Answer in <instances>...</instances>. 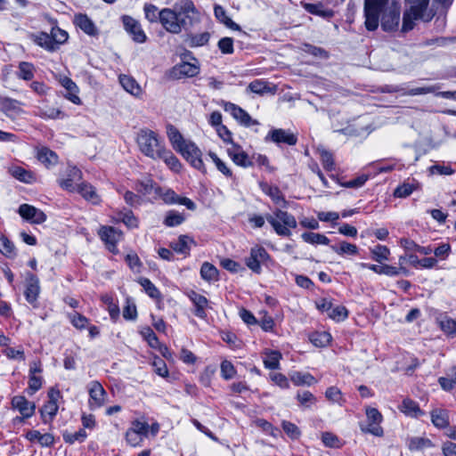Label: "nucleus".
Returning a JSON list of instances; mask_svg holds the SVG:
<instances>
[{
  "label": "nucleus",
  "mask_w": 456,
  "mask_h": 456,
  "mask_svg": "<svg viewBox=\"0 0 456 456\" xmlns=\"http://www.w3.org/2000/svg\"><path fill=\"white\" fill-rule=\"evenodd\" d=\"M140 333L151 348H157L159 346L160 342L150 327L142 328Z\"/></svg>",
  "instance_id": "59"
},
{
  "label": "nucleus",
  "mask_w": 456,
  "mask_h": 456,
  "mask_svg": "<svg viewBox=\"0 0 456 456\" xmlns=\"http://www.w3.org/2000/svg\"><path fill=\"white\" fill-rule=\"evenodd\" d=\"M201 278L208 281H213L217 280L218 271L210 263L205 262L200 268Z\"/></svg>",
  "instance_id": "52"
},
{
  "label": "nucleus",
  "mask_w": 456,
  "mask_h": 456,
  "mask_svg": "<svg viewBox=\"0 0 456 456\" xmlns=\"http://www.w3.org/2000/svg\"><path fill=\"white\" fill-rule=\"evenodd\" d=\"M265 219L280 236H290V228L294 229L297 224L296 218L291 214L281 209H276L273 215L268 214L265 217L258 215L251 216L248 221L255 227L261 228L264 226Z\"/></svg>",
  "instance_id": "2"
},
{
  "label": "nucleus",
  "mask_w": 456,
  "mask_h": 456,
  "mask_svg": "<svg viewBox=\"0 0 456 456\" xmlns=\"http://www.w3.org/2000/svg\"><path fill=\"white\" fill-rule=\"evenodd\" d=\"M432 442L426 437L414 436L409 439L408 447L411 451H421L432 447Z\"/></svg>",
  "instance_id": "45"
},
{
  "label": "nucleus",
  "mask_w": 456,
  "mask_h": 456,
  "mask_svg": "<svg viewBox=\"0 0 456 456\" xmlns=\"http://www.w3.org/2000/svg\"><path fill=\"white\" fill-rule=\"evenodd\" d=\"M305 9L311 14L327 19L331 18L334 14L333 11L325 9L322 4H305Z\"/></svg>",
  "instance_id": "43"
},
{
  "label": "nucleus",
  "mask_w": 456,
  "mask_h": 456,
  "mask_svg": "<svg viewBox=\"0 0 456 456\" xmlns=\"http://www.w3.org/2000/svg\"><path fill=\"white\" fill-rule=\"evenodd\" d=\"M10 173L14 178L25 183H32L36 180L35 175L31 171L21 167H11Z\"/></svg>",
  "instance_id": "31"
},
{
  "label": "nucleus",
  "mask_w": 456,
  "mask_h": 456,
  "mask_svg": "<svg viewBox=\"0 0 456 456\" xmlns=\"http://www.w3.org/2000/svg\"><path fill=\"white\" fill-rule=\"evenodd\" d=\"M178 152H180L194 168L201 171L202 173L207 172L201 158V151L194 142H189L183 148L179 150Z\"/></svg>",
  "instance_id": "9"
},
{
  "label": "nucleus",
  "mask_w": 456,
  "mask_h": 456,
  "mask_svg": "<svg viewBox=\"0 0 456 456\" xmlns=\"http://www.w3.org/2000/svg\"><path fill=\"white\" fill-rule=\"evenodd\" d=\"M209 158L212 159L216 168L226 177H232V173L226 164L219 159V157L213 151H209Z\"/></svg>",
  "instance_id": "58"
},
{
  "label": "nucleus",
  "mask_w": 456,
  "mask_h": 456,
  "mask_svg": "<svg viewBox=\"0 0 456 456\" xmlns=\"http://www.w3.org/2000/svg\"><path fill=\"white\" fill-rule=\"evenodd\" d=\"M214 12H215L216 18L220 22L224 23L227 28H232L233 30L240 29V26L238 24H236L234 21H232V20L230 17H228L225 10L222 6L216 5L214 8Z\"/></svg>",
  "instance_id": "38"
},
{
  "label": "nucleus",
  "mask_w": 456,
  "mask_h": 456,
  "mask_svg": "<svg viewBox=\"0 0 456 456\" xmlns=\"http://www.w3.org/2000/svg\"><path fill=\"white\" fill-rule=\"evenodd\" d=\"M389 0H364L365 26L368 30H375L379 20L385 31H393L400 22V4Z\"/></svg>",
  "instance_id": "1"
},
{
  "label": "nucleus",
  "mask_w": 456,
  "mask_h": 456,
  "mask_svg": "<svg viewBox=\"0 0 456 456\" xmlns=\"http://www.w3.org/2000/svg\"><path fill=\"white\" fill-rule=\"evenodd\" d=\"M200 67L196 63L182 62L175 65L172 69V76L180 79L183 77H192L199 74Z\"/></svg>",
  "instance_id": "22"
},
{
  "label": "nucleus",
  "mask_w": 456,
  "mask_h": 456,
  "mask_svg": "<svg viewBox=\"0 0 456 456\" xmlns=\"http://www.w3.org/2000/svg\"><path fill=\"white\" fill-rule=\"evenodd\" d=\"M309 339L315 346L324 347L331 341V335L327 331H317L312 333Z\"/></svg>",
  "instance_id": "44"
},
{
  "label": "nucleus",
  "mask_w": 456,
  "mask_h": 456,
  "mask_svg": "<svg viewBox=\"0 0 456 456\" xmlns=\"http://www.w3.org/2000/svg\"><path fill=\"white\" fill-rule=\"evenodd\" d=\"M90 406L92 409L100 408L105 403L106 392L98 381H93L89 387Z\"/></svg>",
  "instance_id": "20"
},
{
  "label": "nucleus",
  "mask_w": 456,
  "mask_h": 456,
  "mask_svg": "<svg viewBox=\"0 0 456 456\" xmlns=\"http://www.w3.org/2000/svg\"><path fill=\"white\" fill-rule=\"evenodd\" d=\"M419 189V183L414 179H407L399 184L394 191L395 198L404 199L409 197L413 191Z\"/></svg>",
  "instance_id": "24"
},
{
  "label": "nucleus",
  "mask_w": 456,
  "mask_h": 456,
  "mask_svg": "<svg viewBox=\"0 0 456 456\" xmlns=\"http://www.w3.org/2000/svg\"><path fill=\"white\" fill-rule=\"evenodd\" d=\"M18 213L23 219L32 224H39L46 220V215L42 210L28 204H21Z\"/></svg>",
  "instance_id": "16"
},
{
  "label": "nucleus",
  "mask_w": 456,
  "mask_h": 456,
  "mask_svg": "<svg viewBox=\"0 0 456 456\" xmlns=\"http://www.w3.org/2000/svg\"><path fill=\"white\" fill-rule=\"evenodd\" d=\"M119 83L122 87L129 94L139 96L142 94V88L132 77L127 75L119 76Z\"/></svg>",
  "instance_id": "29"
},
{
  "label": "nucleus",
  "mask_w": 456,
  "mask_h": 456,
  "mask_svg": "<svg viewBox=\"0 0 456 456\" xmlns=\"http://www.w3.org/2000/svg\"><path fill=\"white\" fill-rule=\"evenodd\" d=\"M330 248L338 255L347 254L354 256L358 253V248L354 244L346 241H342L338 246L332 245Z\"/></svg>",
  "instance_id": "51"
},
{
  "label": "nucleus",
  "mask_w": 456,
  "mask_h": 456,
  "mask_svg": "<svg viewBox=\"0 0 456 456\" xmlns=\"http://www.w3.org/2000/svg\"><path fill=\"white\" fill-rule=\"evenodd\" d=\"M400 410L405 415L411 418H418L425 414V412L420 410L419 403L409 398L403 401Z\"/></svg>",
  "instance_id": "27"
},
{
  "label": "nucleus",
  "mask_w": 456,
  "mask_h": 456,
  "mask_svg": "<svg viewBox=\"0 0 456 456\" xmlns=\"http://www.w3.org/2000/svg\"><path fill=\"white\" fill-rule=\"evenodd\" d=\"M187 296L194 305V314L200 319H206V310L208 307V298L194 290L188 292Z\"/></svg>",
  "instance_id": "19"
},
{
  "label": "nucleus",
  "mask_w": 456,
  "mask_h": 456,
  "mask_svg": "<svg viewBox=\"0 0 456 456\" xmlns=\"http://www.w3.org/2000/svg\"><path fill=\"white\" fill-rule=\"evenodd\" d=\"M60 396L61 393L57 389L52 388L48 392L49 400L40 410L41 417L43 419L44 423H48L52 421L54 416L56 415L59 409L57 401Z\"/></svg>",
  "instance_id": "14"
},
{
  "label": "nucleus",
  "mask_w": 456,
  "mask_h": 456,
  "mask_svg": "<svg viewBox=\"0 0 456 456\" xmlns=\"http://www.w3.org/2000/svg\"><path fill=\"white\" fill-rule=\"evenodd\" d=\"M325 396L331 403H337L340 406H342L346 402L340 389L337 387H330L327 388Z\"/></svg>",
  "instance_id": "55"
},
{
  "label": "nucleus",
  "mask_w": 456,
  "mask_h": 456,
  "mask_svg": "<svg viewBox=\"0 0 456 456\" xmlns=\"http://www.w3.org/2000/svg\"><path fill=\"white\" fill-rule=\"evenodd\" d=\"M38 116L42 118H64L66 117L65 113L59 109L55 108H46L39 110Z\"/></svg>",
  "instance_id": "61"
},
{
  "label": "nucleus",
  "mask_w": 456,
  "mask_h": 456,
  "mask_svg": "<svg viewBox=\"0 0 456 456\" xmlns=\"http://www.w3.org/2000/svg\"><path fill=\"white\" fill-rule=\"evenodd\" d=\"M62 437L65 443L73 444L76 442H84L87 437V434L83 428H80L78 431L74 433L64 431L62 434Z\"/></svg>",
  "instance_id": "54"
},
{
  "label": "nucleus",
  "mask_w": 456,
  "mask_h": 456,
  "mask_svg": "<svg viewBox=\"0 0 456 456\" xmlns=\"http://www.w3.org/2000/svg\"><path fill=\"white\" fill-rule=\"evenodd\" d=\"M11 404L12 409L17 410L23 416V418H30L35 413V403L29 402L23 395L13 396Z\"/></svg>",
  "instance_id": "18"
},
{
  "label": "nucleus",
  "mask_w": 456,
  "mask_h": 456,
  "mask_svg": "<svg viewBox=\"0 0 456 456\" xmlns=\"http://www.w3.org/2000/svg\"><path fill=\"white\" fill-rule=\"evenodd\" d=\"M184 219L185 218L183 214L175 210H169L167 213L163 223L167 227H175L183 224Z\"/></svg>",
  "instance_id": "53"
},
{
  "label": "nucleus",
  "mask_w": 456,
  "mask_h": 456,
  "mask_svg": "<svg viewBox=\"0 0 456 456\" xmlns=\"http://www.w3.org/2000/svg\"><path fill=\"white\" fill-rule=\"evenodd\" d=\"M431 422L438 428H444L449 425V415L445 410L435 409L431 411Z\"/></svg>",
  "instance_id": "32"
},
{
  "label": "nucleus",
  "mask_w": 456,
  "mask_h": 456,
  "mask_svg": "<svg viewBox=\"0 0 456 456\" xmlns=\"http://www.w3.org/2000/svg\"><path fill=\"white\" fill-rule=\"evenodd\" d=\"M269 258V254L265 248L255 246L250 249L249 256L246 258L247 266L255 273L262 272L261 264Z\"/></svg>",
  "instance_id": "10"
},
{
  "label": "nucleus",
  "mask_w": 456,
  "mask_h": 456,
  "mask_svg": "<svg viewBox=\"0 0 456 456\" xmlns=\"http://www.w3.org/2000/svg\"><path fill=\"white\" fill-rule=\"evenodd\" d=\"M224 108L226 112H229L232 118L237 120V122L245 127L259 125L257 120L253 119L245 110L234 103L225 102Z\"/></svg>",
  "instance_id": "12"
},
{
  "label": "nucleus",
  "mask_w": 456,
  "mask_h": 456,
  "mask_svg": "<svg viewBox=\"0 0 456 456\" xmlns=\"http://www.w3.org/2000/svg\"><path fill=\"white\" fill-rule=\"evenodd\" d=\"M136 141L141 152L152 159H159L165 150V145L158 134L149 129H142Z\"/></svg>",
  "instance_id": "5"
},
{
  "label": "nucleus",
  "mask_w": 456,
  "mask_h": 456,
  "mask_svg": "<svg viewBox=\"0 0 456 456\" xmlns=\"http://www.w3.org/2000/svg\"><path fill=\"white\" fill-rule=\"evenodd\" d=\"M99 236L110 252H118L117 243L123 237L122 232L112 226H102L99 231Z\"/></svg>",
  "instance_id": "13"
},
{
  "label": "nucleus",
  "mask_w": 456,
  "mask_h": 456,
  "mask_svg": "<svg viewBox=\"0 0 456 456\" xmlns=\"http://www.w3.org/2000/svg\"><path fill=\"white\" fill-rule=\"evenodd\" d=\"M289 378L295 386H312L316 382L314 377L310 373L295 371L289 375Z\"/></svg>",
  "instance_id": "39"
},
{
  "label": "nucleus",
  "mask_w": 456,
  "mask_h": 456,
  "mask_svg": "<svg viewBox=\"0 0 456 456\" xmlns=\"http://www.w3.org/2000/svg\"><path fill=\"white\" fill-rule=\"evenodd\" d=\"M150 425L146 421L134 419L125 434V438L132 447L141 446L143 440L148 436Z\"/></svg>",
  "instance_id": "6"
},
{
  "label": "nucleus",
  "mask_w": 456,
  "mask_h": 456,
  "mask_svg": "<svg viewBox=\"0 0 456 456\" xmlns=\"http://www.w3.org/2000/svg\"><path fill=\"white\" fill-rule=\"evenodd\" d=\"M69 319L71 324L78 330L85 329L89 322V320L86 316L77 312L69 314Z\"/></svg>",
  "instance_id": "60"
},
{
  "label": "nucleus",
  "mask_w": 456,
  "mask_h": 456,
  "mask_svg": "<svg viewBox=\"0 0 456 456\" xmlns=\"http://www.w3.org/2000/svg\"><path fill=\"white\" fill-rule=\"evenodd\" d=\"M210 35L208 32H203L197 35L188 36L186 43L191 47H199L207 45L209 41Z\"/></svg>",
  "instance_id": "50"
},
{
  "label": "nucleus",
  "mask_w": 456,
  "mask_h": 456,
  "mask_svg": "<svg viewBox=\"0 0 456 456\" xmlns=\"http://www.w3.org/2000/svg\"><path fill=\"white\" fill-rule=\"evenodd\" d=\"M117 218L122 222L127 228H137L139 224L138 219L134 216L133 212L128 209H124L117 213Z\"/></svg>",
  "instance_id": "36"
},
{
  "label": "nucleus",
  "mask_w": 456,
  "mask_h": 456,
  "mask_svg": "<svg viewBox=\"0 0 456 456\" xmlns=\"http://www.w3.org/2000/svg\"><path fill=\"white\" fill-rule=\"evenodd\" d=\"M173 10L183 28L192 24L198 13L191 0H180L174 5Z\"/></svg>",
  "instance_id": "7"
},
{
  "label": "nucleus",
  "mask_w": 456,
  "mask_h": 456,
  "mask_svg": "<svg viewBox=\"0 0 456 456\" xmlns=\"http://www.w3.org/2000/svg\"><path fill=\"white\" fill-rule=\"evenodd\" d=\"M122 22L125 30L131 36L134 42L142 44L147 41V36L138 20L131 16L124 15L122 17Z\"/></svg>",
  "instance_id": "11"
},
{
  "label": "nucleus",
  "mask_w": 456,
  "mask_h": 456,
  "mask_svg": "<svg viewBox=\"0 0 456 456\" xmlns=\"http://www.w3.org/2000/svg\"><path fill=\"white\" fill-rule=\"evenodd\" d=\"M236 374V370L233 364L227 360H224L221 363V375L222 377L228 380L232 379Z\"/></svg>",
  "instance_id": "64"
},
{
  "label": "nucleus",
  "mask_w": 456,
  "mask_h": 456,
  "mask_svg": "<svg viewBox=\"0 0 456 456\" xmlns=\"http://www.w3.org/2000/svg\"><path fill=\"white\" fill-rule=\"evenodd\" d=\"M167 134L173 148L176 151L183 148L189 142L183 139L181 133L172 125L167 126Z\"/></svg>",
  "instance_id": "26"
},
{
  "label": "nucleus",
  "mask_w": 456,
  "mask_h": 456,
  "mask_svg": "<svg viewBox=\"0 0 456 456\" xmlns=\"http://www.w3.org/2000/svg\"><path fill=\"white\" fill-rule=\"evenodd\" d=\"M37 159L47 167L55 166L58 163L57 154L46 147H43L37 151Z\"/></svg>",
  "instance_id": "30"
},
{
  "label": "nucleus",
  "mask_w": 456,
  "mask_h": 456,
  "mask_svg": "<svg viewBox=\"0 0 456 456\" xmlns=\"http://www.w3.org/2000/svg\"><path fill=\"white\" fill-rule=\"evenodd\" d=\"M77 191L87 201L98 204L101 201L100 196L95 189L89 183H82L77 186Z\"/></svg>",
  "instance_id": "28"
},
{
  "label": "nucleus",
  "mask_w": 456,
  "mask_h": 456,
  "mask_svg": "<svg viewBox=\"0 0 456 456\" xmlns=\"http://www.w3.org/2000/svg\"><path fill=\"white\" fill-rule=\"evenodd\" d=\"M193 240L187 235H181L177 240L171 243L172 248L181 254H188L191 249V245L193 243Z\"/></svg>",
  "instance_id": "35"
},
{
  "label": "nucleus",
  "mask_w": 456,
  "mask_h": 456,
  "mask_svg": "<svg viewBox=\"0 0 456 456\" xmlns=\"http://www.w3.org/2000/svg\"><path fill=\"white\" fill-rule=\"evenodd\" d=\"M370 253L374 261L382 263L383 261L388 260L390 250L387 246L377 245L370 248Z\"/></svg>",
  "instance_id": "49"
},
{
  "label": "nucleus",
  "mask_w": 456,
  "mask_h": 456,
  "mask_svg": "<svg viewBox=\"0 0 456 456\" xmlns=\"http://www.w3.org/2000/svg\"><path fill=\"white\" fill-rule=\"evenodd\" d=\"M281 354L278 351H270L265 354L264 364L266 369L277 370L280 368Z\"/></svg>",
  "instance_id": "48"
},
{
  "label": "nucleus",
  "mask_w": 456,
  "mask_h": 456,
  "mask_svg": "<svg viewBox=\"0 0 456 456\" xmlns=\"http://www.w3.org/2000/svg\"><path fill=\"white\" fill-rule=\"evenodd\" d=\"M366 416L367 425L366 427H362V431L370 433L375 436H383L384 430L380 426L383 420L381 413L376 408L369 407L366 409Z\"/></svg>",
  "instance_id": "8"
},
{
  "label": "nucleus",
  "mask_w": 456,
  "mask_h": 456,
  "mask_svg": "<svg viewBox=\"0 0 456 456\" xmlns=\"http://www.w3.org/2000/svg\"><path fill=\"white\" fill-rule=\"evenodd\" d=\"M248 90L259 95L266 94H274L277 91V87L263 79H255L248 84Z\"/></svg>",
  "instance_id": "23"
},
{
  "label": "nucleus",
  "mask_w": 456,
  "mask_h": 456,
  "mask_svg": "<svg viewBox=\"0 0 456 456\" xmlns=\"http://www.w3.org/2000/svg\"><path fill=\"white\" fill-rule=\"evenodd\" d=\"M138 283L143 288L145 293L153 299L161 300L162 295L159 289L148 279L141 277L138 279Z\"/></svg>",
  "instance_id": "37"
},
{
  "label": "nucleus",
  "mask_w": 456,
  "mask_h": 456,
  "mask_svg": "<svg viewBox=\"0 0 456 456\" xmlns=\"http://www.w3.org/2000/svg\"><path fill=\"white\" fill-rule=\"evenodd\" d=\"M160 198L166 204H176L178 195L171 189L161 188V192H156L155 198Z\"/></svg>",
  "instance_id": "62"
},
{
  "label": "nucleus",
  "mask_w": 456,
  "mask_h": 456,
  "mask_svg": "<svg viewBox=\"0 0 456 456\" xmlns=\"http://www.w3.org/2000/svg\"><path fill=\"white\" fill-rule=\"evenodd\" d=\"M328 316L336 322H342L347 318L348 311L343 305H336L335 307L332 305Z\"/></svg>",
  "instance_id": "57"
},
{
  "label": "nucleus",
  "mask_w": 456,
  "mask_h": 456,
  "mask_svg": "<svg viewBox=\"0 0 456 456\" xmlns=\"http://www.w3.org/2000/svg\"><path fill=\"white\" fill-rule=\"evenodd\" d=\"M301 238L305 242L312 245H328L330 243V239L321 233L304 232Z\"/></svg>",
  "instance_id": "42"
},
{
  "label": "nucleus",
  "mask_w": 456,
  "mask_h": 456,
  "mask_svg": "<svg viewBox=\"0 0 456 456\" xmlns=\"http://www.w3.org/2000/svg\"><path fill=\"white\" fill-rule=\"evenodd\" d=\"M438 383L444 390L451 391L456 386V367L451 368L444 377H440Z\"/></svg>",
  "instance_id": "40"
},
{
  "label": "nucleus",
  "mask_w": 456,
  "mask_h": 456,
  "mask_svg": "<svg viewBox=\"0 0 456 456\" xmlns=\"http://www.w3.org/2000/svg\"><path fill=\"white\" fill-rule=\"evenodd\" d=\"M33 65L28 62H20L19 65V77L30 80L34 77Z\"/></svg>",
  "instance_id": "63"
},
{
  "label": "nucleus",
  "mask_w": 456,
  "mask_h": 456,
  "mask_svg": "<svg viewBox=\"0 0 456 456\" xmlns=\"http://www.w3.org/2000/svg\"><path fill=\"white\" fill-rule=\"evenodd\" d=\"M159 159H163L164 162L175 172H179L181 169V163L179 159L167 150H164L159 155Z\"/></svg>",
  "instance_id": "46"
},
{
  "label": "nucleus",
  "mask_w": 456,
  "mask_h": 456,
  "mask_svg": "<svg viewBox=\"0 0 456 456\" xmlns=\"http://www.w3.org/2000/svg\"><path fill=\"white\" fill-rule=\"evenodd\" d=\"M136 191L143 195H151L161 192V187L158 186L151 179L147 178L140 181L136 185Z\"/></svg>",
  "instance_id": "33"
},
{
  "label": "nucleus",
  "mask_w": 456,
  "mask_h": 456,
  "mask_svg": "<svg viewBox=\"0 0 456 456\" xmlns=\"http://www.w3.org/2000/svg\"><path fill=\"white\" fill-rule=\"evenodd\" d=\"M3 110L5 115L11 118H15L23 113L20 102L11 99L4 101Z\"/></svg>",
  "instance_id": "34"
},
{
  "label": "nucleus",
  "mask_w": 456,
  "mask_h": 456,
  "mask_svg": "<svg viewBox=\"0 0 456 456\" xmlns=\"http://www.w3.org/2000/svg\"><path fill=\"white\" fill-rule=\"evenodd\" d=\"M405 3L407 8L403 16V32L411 30L418 20L429 22L436 14L434 10L428 7L429 0H405Z\"/></svg>",
  "instance_id": "3"
},
{
  "label": "nucleus",
  "mask_w": 456,
  "mask_h": 456,
  "mask_svg": "<svg viewBox=\"0 0 456 456\" xmlns=\"http://www.w3.org/2000/svg\"><path fill=\"white\" fill-rule=\"evenodd\" d=\"M28 38L41 48L53 53L57 51L59 46L68 40L69 35L64 29L54 26L52 28L50 34L43 31L30 33Z\"/></svg>",
  "instance_id": "4"
},
{
  "label": "nucleus",
  "mask_w": 456,
  "mask_h": 456,
  "mask_svg": "<svg viewBox=\"0 0 456 456\" xmlns=\"http://www.w3.org/2000/svg\"><path fill=\"white\" fill-rule=\"evenodd\" d=\"M160 23L167 32L173 34H179L183 28L180 25L173 8H164L161 10Z\"/></svg>",
  "instance_id": "15"
},
{
  "label": "nucleus",
  "mask_w": 456,
  "mask_h": 456,
  "mask_svg": "<svg viewBox=\"0 0 456 456\" xmlns=\"http://www.w3.org/2000/svg\"><path fill=\"white\" fill-rule=\"evenodd\" d=\"M74 22L81 30L89 36H96L98 34L96 26L86 14H77Z\"/></svg>",
  "instance_id": "25"
},
{
  "label": "nucleus",
  "mask_w": 456,
  "mask_h": 456,
  "mask_svg": "<svg viewBox=\"0 0 456 456\" xmlns=\"http://www.w3.org/2000/svg\"><path fill=\"white\" fill-rule=\"evenodd\" d=\"M263 191L273 200V201L275 204L280 205L283 208L286 207L287 201L285 200L282 193L281 192L278 187L265 184L263 187Z\"/></svg>",
  "instance_id": "41"
},
{
  "label": "nucleus",
  "mask_w": 456,
  "mask_h": 456,
  "mask_svg": "<svg viewBox=\"0 0 456 456\" xmlns=\"http://www.w3.org/2000/svg\"><path fill=\"white\" fill-rule=\"evenodd\" d=\"M271 140L276 143H286L288 145H295L297 143V137L281 128H276L270 131V133L265 137V141Z\"/></svg>",
  "instance_id": "21"
},
{
  "label": "nucleus",
  "mask_w": 456,
  "mask_h": 456,
  "mask_svg": "<svg viewBox=\"0 0 456 456\" xmlns=\"http://www.w3.org/2000/svg\"><path fill=\"white\" fill-rule=\"evenodd\" d=\"M145 18L150 22H160L161 11H159L158 7L151 4H145L143 7Z\"/></svg>",
  "instance_id": "56"
},
{
  "label": "nucleus",
  "mask_w": 456,
  "mask_h": 456,
  "mask_svg": "<svg viewBox=\"0 0 456 456\" xmlns=\"http://www.w3.org/2000/svg\"><path fill=\"white\" fill-rule=\"evenodd\" d=\"M40 292L39 280L31 273L26 274V289L24 292L26 300L36 306V303Z\"/></svg>",
  "instance_id": "17"
},
{
  "label": "nucleus",
  "mask_w": 456,
  "mask_h": 456,
  "mask_svg": "<svg viewBox=\"0 0 456 456\" xmlns=\"http://www.w3.org/2000/svg\"><path fill=\"white\" fill-rule=\"evenodd\" d=\"M0 252L8 258H14L17 255L13 242L5 236L0 237Z\"/></svg>",
  "instance_id": "47"
}]
</instances>
